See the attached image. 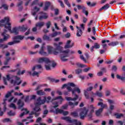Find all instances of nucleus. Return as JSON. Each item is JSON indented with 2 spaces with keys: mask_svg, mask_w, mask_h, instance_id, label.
Returning <instances> with one entry per match:
<instances>
[{
  "mask_svg": "<svg viewBox=\"0 0 125 125\" xmlns=\"http://www.w3.org/2000/svg\"><path fill=\"white\" fill-rule=\"evenodd\" d=\"M67 89L69 92L72 91V95H74L75 97L74 98L70 97H65V98L67 101H76L78 98H79V96L76 94L75 91L78 93H81V89L79 87H77V85H75L73 83H68V86H67Z\"/></svg>",
  "mask_w": 125,
  "mask_h": 125,
  "instance_id": "nucleus-1",
  "label": "nucleus"
},
{
  "mask_svg": "<svg viewBox=\"0 0 125 125\" xmlns=\"http://www.w3.org/2000/svg\"><path fill=\"white\" fill-rule=\"evenodd\" d=\"M9 17H6L4 19L0 21V27H4L5 29L8 30L11 33L15 34V35H18L19 30L20 28L19 27H15L11 30V23L9 22Z\"/></svg>",
  "mask_w": 125,
  "mask_h": 125,
  "instance_id": "nucleus-2",
  "label": "nucleus"
},
{
  "mask_svg": "<svg viewBox=\"0 0 125 125\" xmlns=\"http://www.w3.org/2000/svg\"><path fill=\"white\" fill-rule=\"evenodd\" d=\"M54 47L56 48V50H58V51H54V55H57L59 54V53H63V56H62L61 57L62 61L63 62H66V61H67L68 59H65V58L69 57V52H70V50L67 49L66 50L63 51V47L61 46L58 45L56 43H54Z\"/></svg>",
  "mask_w": 125,
  "mask_h": 125,
  "instance_id": "nucleus-3",
  "label": "nucleus"
},
{
  "mask_svg": "<svg viewBox=\"0 0 125 125\" xmlns=\"http://www.w3.org/2000/svg\"><path fill=\"white\" fill-rule=\"evenodd\" d=\"M45 99L44 98V100H42V97H39L37 100V103L35 104V107L33 108L34 111H31L30 113H29V116H32V115H35V117H39L40 115H41V111L42 109L40 107L42 104H44L45 103Z\"/></svg>",
  "mask_w": 125,
  "mask_h": 125,
  "instance_id": "nucleus-4",
  "label": "nucleus"
},
{
  "mask_svg": "<svg viewBox=\"0 0 125 125\" xmlns=\"http://www.w3.org/2000/svg\"><path fill=\"white\" fill-rule=\"evenodd\" d=\"M3 80L4 84L6 85H7V81H6L7 80L14 85H19L21 84V83H22V81L21 80L20 81V78L17 76H13L10 77V76H9L8 75H7V78L3 77Z\"/></svg>",
  "mask_w": 125,
  "mask_h": 125,
  "instance_id": "nucleus-5",
  "label": "nucleus"
},
{
  "mask_svg": "<svg viewBox=\"0 0 125 125\" xmlns=\"http://www.w3.org/2000/svg\"><path fill=\"white\" fill-rule=\"evenodd\" d=\"M38 63H42L44 62L45 63V67L46 70H50V63H51V61L49 60V59L46 57H42L40 58L38 60Z\"/></svg>",
  "mask_w": 125,
  "mask_h": 125,
  "instance_id": "nucleus-6",
  "label": "nucleus"
},
{
  "mask_svg": "<svg viewBox=\"0 0 125 125\" xmlns=\"http://www.w3.org/2000/svg\"><path fill=\"white\" fill-rule=\"evenodd\" d=\"M62 120H64V121H66V122H68L70 123V124H74L75 125H81L82 123L81 122L77 121V120L73 119L71 120L70 117L64 116L62 117Z\"/></svg>",
  "mask_w": 125,
  "mask_h": 125,
  "instance_id": "nucleus-7",
  "label": "nucleus"
},
{
  "mask_svg": "<svg viewBox=\"0 0 125 125\" xmlns=\"http://www.w3.org/2000/svg\"><path fill=\"white\" fill-rule=\"evenodd\" d=\"M24 38V36H22L21 35H18V36H15L14 38L13 42H8V45H13V44L19 43L20 42V41H22V40H23Z\"/></svg>",
  "mask_w": 125,
  "mask_h": 125,
  "instance_id": "nucleus-8",
  "label": "nucleus"
},
{
  "mask_svg": "<svg viewBox=\"0 0 125 125\" xmlns=\"http://www.w3.org/2000/svg\"><path fill=\"white\" fill-rule=\"evenodd\" d=\"M98 106H101V108L99 109L98 110L96 111V115L97 117H99L101 115V113L103 112V109L104 108H106L107 107V104H103V103L100 102L98 104Z\"/></svg>",
  "mask_w": 125,
  "mask_h": 125,
  "instance_id": "nucleus-9",
  "label": "nucleus"
},
{
  "mask_svg": "<svg viewBox=\"0 0 125 125\" xmlns=\"http://www.w3.org/2000/svg\"><path fill=\"white\" fill-rule=\"evenodd\" d=\"M88 111L89 109H86L85 107H83L81 109V112L80 113V119H81V120H83V119H84L85 116L87 115Z\"/></svg>",
  "mask_w": 125,
  "mask_h": 125,
  "instance_id": "nucleus-10",
  "label": "nucleus"
},
{
  "mask_svg": "<svg viewBox=\"0 0 125 125\" xmlns=\"http://www.w3.org/2000/svg\"><path fill=\"white\" fill-rule=\"evenodd\" d=\"M7 30L4 29V32L2 33V36L3 37V39H0V43H2L4 42H6L9 39V35L6 34Z\"/></svg>",
  "mask_w": 125,
  "mask_h": 125,
  "instance_id": "nucleus-11",
  "label": "nucleus"
},
{
  "mask_svg": "<svg viewBox=\"0 0 125 125\" xmlns=\"http://www.w3.org/2000/svg\"><path fill=\"white\" fill-rule=\"evenodd\" d=\"M92 89H93V87L91 86L83 90L84 95L85 96L86 99H89V93H88V91H91Z\"/></svg>",
  "mask_w": 125,
  "mask_h": 125,
  "instance_id": "nucleus-12",
  "label": "nucleus"
},
{
  "mask_svg": "<svg viewBox=\"0 0 125 125\" xmlns=\"http://www.w3.org/2000/svg\"><path fill=\"white\" fill-rule=\"evenodd\" d=\"M35 70L39 72V71H43V68H42V66L41 65L37 64L34 66L32 69V71H35Z\"/></svg>",
  "mask_w": 125,
  "mask_h": 125,
  "instance_id": "nucleus-13",
  "label": "nucleus"
},
{
  "mask_svg": "<svg viewBox=\"0 0 125 125\" xmlns=\"http://www.w3.org/2000/svg\"><path fill=\"white\" fill-rule=\"evenodd\" d=\"M89 110H90V112L88 114V117L91 119L92 118V113L94 112V109H95V107L93 106L92 104H91L89 107Z\"/></svg>",
  "mask_w": 125,
  "mask_h": 125,
  "instance_id": "nucleus-14",
  "label": "nucleus"
},
{
  "mask_svg": "<svg viewBox=\"0 0 125 125\" xmlns=\"http://www.w3.org/2000/svg\"><path fill=\"white\" fill-rule=\"evenodd\" d=\"M108 102L109 104V109L111 110V111H113L114 109H115V101H113L112 100H108Z\"/></svg>",
  "mask_w": 125,
  "mask_h": 125,
  "instance_id": "nucleus-15",
  "label": "nucleus"
},
{
  "mask_svg": "<svg viewBox=\"0 0 125 125\" xmlns=\"http://www.w3.org/2000/svg\"><path fill=\"white\" fill-rule=\"evenodd\" d=\"M71 42H72L71 40H68L67 41L66 44L64 46V48L65 49L71 48L74 46V43H72L71 44H70Z\"/></svg>",
  "mask_w": 125,
  "mask_h": 125,
  "instance_id": "nucleus-16",
  "label": "nucleus"
},
{
  "mask_svg": "<svg viewBox=\"0 0 125 125\" xmlns=\"http://www.w3.org/2000/svg\"><path fill=\"white\" fill-rule=\"evenodd\" d=\"M47 48L48 52V53H49V54H51L52 52L54 53V51H58V50H56V47H55V49L53 50V47L48 45L47 46Z\"/></svg>",
  "mask_w": 125,
  "mask_h": 125,
  "instance_id": "nucleus-17",
  "label": "nucleus"
},
{
  "mask_svg": "<svg viewBox=\"0 0 125 125\" xmlns=\"http://www.w3.org/2000/svg\"><path fill=\"white\" fill-rule=\"evenodd\" d=\"M40 14H42V16L39 17V20H42V19H47L48 18V15L46 13L43 12H40Z\"/></svg>",
  "mask_w": 125,
  "mask_h": 125,
  "instance_id": "nucleus-18",
  "label": "nucleus"
},
{
  "mask_svg": "<svg viewBox=\"0 0 125 125\" xmlns=\"http://www.w3.org/2000/svg\"><path fill=\"white\" fill-rule=\"evenodd\" d=\"M106 42H110V41L109 40H102V45L103 46V48H104V49H105V50H106V49H107V44L106 43Z\"/></svg>",
  "mask_w": 125,
  "mask_h": 125,
  "instance_id": "nucleus-19",
  "label": "nucleus"
},
{
  "mask_svg": "<svg viewBox=\"0 0 125 125\" xmlns=\"http://www.w3.org/2000/svg\"><path fill=\"white\" fill-rule=\"evenodd\" d=\"M76 28L77 29L76 36L77 37H82L83 35V31L81 29V28L79 27V26H76Z\"/></svg>",
  "mask_w": 125,
  "mask_h": 125,
  "instance_id": "nucleus-20",
  "label": "nucleus"
},
{
  "mask_svg": "<svg viewBox=\"0 0 125 125\" xmlns=\"http://www.w3.org/2000/svg\"><path fill=\"white\" fill-rule=\"evenodd\" d=\"M36 10V11H34ZM38 11H40V8H38L37 6H35L34 8V10L31 11V14L33 16H35L36 14L38 13Z\"/></svg>",
  "mask_w": 125,
  "mask_h": 125,
  "instance_id": "nucleus-21",
  "label": "nucleus"
},
{
  "mask_svg": "<svg viewBox=\"0 0 125 125\" xmlns=\"http://www.w3.org/2000/svg\"><path fill=\"white\" fill-rule=\"evenodd\" d=\"M19 29L21 32H25L27 30H28V26L22 25V26H19Z\"/></svg>",
  "mask_w": 125,
  "mask_h": 125,
  "instance_id": "nucleus-22",
  "label": "nucleus"
},
{
  "mask_svg": "<svg viewBox=\"0 0 125 125\" xmlns=\"http://www.w3.org/2000/svg\"><path fill=\"white\" fill-rule=\"evenodd\" d=\"M43 40H44L45 41H47L48 42H51V41H52L51 37L50 36L46 35V34L44 35L43 36Z\"/></svg>",
  "mask_w": 125,
  "mask_h": 125,
  "instance_id": "nucleus-23",
  "label": "nucleus"
},
{
  "mask_svg": "<svg viewBox=\"0 0 125 125\" xmlns=\"http://www.w3.org/2000/svg\"><path fill=\"white\" fill-rule=\"evenodd\" d=\"M44 46H42L41 47V49L40 51H39V54H41V55H46V52H44Z\"/></svg>",
  "mask_w": 125,
  "mask_h": 125,
  "instance_id": "nucleus-24",
  "label": "nucleus"
},
{
  "mask_svg": "<svg viewBox=\"0 0 125 125\" xmlns=\"http://www.w3.org/2000/svg\"><path fill=\"white\" fill-rule=\"evenodd\" d=\"M118 44H119V42L118 41H116L109 42L108 44V45H109V46H116V45H118Z\"/></svg>",
  "mask_w": 125,
  "mask_h": 125,
  "instance_id": "nucleus-25",
  "label": "nucleus"
},
{
  "mask_svg": "<svg viewBox=\"0 0 125 125\" xmlns=\"http://www.w3.org/2000/svg\"><path fill=\"white\" fill-rule=\"evenodd\" d=\"M44 25V22H39L36 23V27L38 28H42V27H43Z\"/></svg>",
  "mask_w": 125,
  "mask_h": 125,
  "instance_id": "nucleus-26",
  "label": "nucleus"
},
{
  "mask_svg": "<svg viewBox=\"0 0 125 125\" xmlns=\"http://www.w3.org/2000/svg\"><path fill=\"white\" fill-rule=\"evenodd\" d=\"M68 104L69 106H71V108H74L75 106H77L79 104V103L77 102L74 104L73 102H69Z\"/></svg>",
  "mask_w": 125,
  "mask_h": 125,
  "instance_id": "nucleus-27",
  "label": "nucleus"
},
{
  "mask_svg": "<svg viewBox=\"0 0 125 125\" xmlns=\"http://www.w3.org/2000/svg\"><path fill=\"white\" fill-rule=\"evenodd\" d=\"M18 105L19 106V108H22V107L24 106V102H22V101L20 99L18 102Z\"/></svg>",
  "mask_w": 125,
  "mask_h": 125,
  "instance_id": "nucleus-28",
  "label": "nucleus"
},
{
  "mask_svg": "<svg viewBox=\"0 0 125 125\" xmlns=\"http://www.w3.org/2000/svg\"><path fill=\"white\" fill-rule=\"evenodd\" d=\"M42 73V71H33V73L32 74V76L33 77H35V76H37V77H39V75L40 74Z\"/></svg>",
  "mask_w": 125,
  "mask_h": 125,
  "instance_id": "nucleus-29",
  "label": "nucleus"
},
{
  "mask_svg": "<svg viewBox=\"0 0 125 125\" xmlns=\"http://www.w3.org/2000/svg\"><path fill=\"white\" fill-rule=\"evenodd\" d=\"M91 94H93V95H97L99 97H102V93L97 91L96 93H94L93 92H91Z\"/></svg>",
  "mask_w": 125,
  "mask_h": 125,
  "instance_id": "nucleus-30",
  "label": "nucleus"
},
{
  "mask_svg": "<svg viewBox=\"0 0 125 125\" xmlns=\"http://www.w3.org/2000/svg\"><path fill=\"white\" fill-rule=\"evenodd\" d=\"M23 110H25V112L21 113V115H20V118H22V117H23L24 116V115L29 114V111L27 110L26 108H24L23 109H22V111H23Z\"/></svg>",
  "mask_w": 125,
  "mask_h": 125,
  "instance_id": "nucleus-31",
  "label": "nucleus"
},
{
  "mask_svg": "<svg viewBox=\"0 0 125 125\" xmlns=\"http://www.w3.org/2000/svg\"><path fill=\"white\" fill-rule=\"evenodd\" d=\"M77 7L78 10H81V9H82V11L84 9H85V7L83 5H81L78 4L77 5Z\"/></svg>",
  "mask_w": 125,
  "mask_h": 125,
  "instance_id": "nucleus-32",
  "label": "nucleus"
},
{
  "mask_svg": "<svg viewBox=\"0 0 125 125\" xmlns=\"http://www.w3.org/2000/svg\"><path fill=\"white\" fill-rule=\"evenodd\" d=\"M54 113H55V114H62V113L63 112V110L61 109H59V108H57L56 109L55 111H53Z\"/></svg>",
  "mask_w": 125,
  "mask_h": 125,
  "instance_id": "nucleus-33",
  "label": "nucleus"
},
{
  "mask_svg": "<svg viewBox=\"0 0 125 125\" xmlns=\"http://www.w3.org/2000/svg\"><path fill=\"white\" fill-rule=\"evenodd\" d=\"M48 80L49 81H51V82H52V83H59L60 80H56L55 78H52L50 77H48Z\"/></svg>",
  "mask_w": 125,
  "mask_h": 125,
  "instance_id": "nucleus-34",
  "label": "nucleus"
},
{
  "mask_svg": "<svg viewBox=\"0 0 125 125\" xmlns=\"http://www.w3.org/2000/svg\"><path fill=\"white\" fill-rule=\"evenodd\" d=\"M70 115L74 117V118H77V117H79V113H78V112L77 111H74L73 112H71L70 113Z\"/></svg>",
  "mask_w": 125,
  "mask_h": 125,
  "instance_id": "nucleus-35",
  "label": "nucleus"
},
{
  "mask_svg": "<svg viewBox=\"0 0 125 125\" xmlns=\"http://www.w3.org/2000/svg\"><path fill=\"white\" fill-rule=\"evenodd\" d=\"M37 94H38V95L42 96L44 95V94H45V93L43 92L42 90H40L37 91Z\"/></svg>",
  "mask_w": 125,
  "mask_h": 125,
  "instance_id": "nucleus-36",
  "label": "nucleus"
},
{
  "mask_svg": "<svg viewBox=\"0 0 125 125\" xmlns=\"http://www.w3.org/2000/svg\"><path fill=\"white\" fill-rule=\"evenodd\" d=\"M44 98H46L45 102H46L47 103H49V102H50V101L51 100V97L50 96L48 97L47 99L46 97H44L43 99L41 100H44Z\"/></svg>",
  "mask_w": 125,
  "mask_h": 125,
  "instance_id": "nucleus-37",
  "label": "nucleus"
},
{
  "mask_svg": "<svg viewBox=\"0 0 125 125\" xmlns=\"http://www.w3.org/2000/svg\"><path fill=\"white\" fill-rule=\"evenodd\" d=\"M114 115L116 117V119H120L122 117H124V114L122 113H115Z\"/></svg>",
  "mask_w": 125,
  "mask_h": 125,
  "instance_id": "nucleus-38",
  "label": "nucleus"
},
{
  "mask_svg": "<svg viewBox=\"0 0 125 125\" xmlns=\"http://www.w3.org/2000/svg\"><path fill=\"white\" fill-rule=\"evenodd\" d=\"M57 99H60V102H63V98H62V97L61 96H59L58 97L55 98V99H53L52 100V101H53L54 100H57Z\"/></svg>",
  "mask_w": 125,
  "mask_h": 125,
  "instance_id": "nucleus-39",
  "label": "nucleus"
},
{
  "mask_svg": "<svg viewBox=\"0 0 125 125\" xmlns=\"http://www.w3.org/2000/svg\"><path fill=\"white\" fill-rule=\"evenodd\" d=\"M116 77L118 80H121V81H123V82H125V77H122L119 75H117Z\"/></svg>",
  "mask_w": 125,
  "mask_h": 125,
  "instance_id": "nucleus-40",
  "label": "nucleus"
},
{
  "mask_svg": "<svg viewBox=\"0 0 125 125\" xmlns=\"http://www.w3.org/2000/svg\"><path fill=\"white\" fill-rule=\"evenodd\" d=\"M58 103H59V102L57 101L53 102L52 104H53V105H54L53 106V108H57V107H58V106H59L58 105Z\"/></svg>",
  "mask_w": 125,
  "mask_h": 125,
  "instance_id": "nucleus-41",
  "label": "nucleus"
},
{
  "mask_svg": "<svg viewBox=\"0 0 125 125\" xmlns=\"http://www.w3.org/2000/svg\"><path fill=\"white\" fill-rule=\"evenodd\" d=\"M57 35H58V33H57V32H55L53 34H50L49 37L51 38H55Z\"/></svg>",
  "mask_w": 125,
  "mask_h": 125,
  "instance_id": "nucleus-42",
  "label": "nucleus"
},
{
  "mask_svg": "<svg viewBox=\"0 0 125 125\" xmlns=\"http://www.w3.org/2000/svg\"><path fill=\"white\" fill-rule=\"evenodd\" d=\"M64 2L68 7H71V4L69 2V0H64Z\"/></svg>",
  "mask_w": 125,
  "mask_h": 125,
  "instance_id": "nucleus-43",
  "label": "nucleus"
},
{
  "mask_svg": "<svg viewBox=\"0 0 125 125\" xmlns=\"http://www.w3.org/2000/svg\"><path fill=\"white\" fill-rule=\"evenodd\" d=\"M9 107L10 108H13L14 110H16V105H15V104L13 103H11V104H10Z\"/></svg>",
  "mask_w": 125,
  "mask_h": 125,
  "instance_id": "nucleus-44",
  "label": "nucleus"
},
{
  "mask_svg": "<svg viewBox=\"0 0 125 125\" xmlns=\"http://www.w3.org/2000/svg\"><path fill=\"white\" fill-rule=\"evenodd\" d=\"M82 72H83V70L81 69H77L75 70L76 74H77V75L81 74Z\"/></svg>",
  "mask_w": 125,
  "mask_h": 125,
  "instance_id": "nucleus-45",
  "label": "nucleus"
},
{
  "mask_svg": "<svg viewBox=\"0 0 125 125\" xmlns=\"http://www.w3.org/2000/svg\"><path fill=\"white\" fill-rule=\"evenodd\" d=\"M103 7H104V10H107V9H108V8L110 7V4H106L105 5L103 6Z\"/></svg>",
  "mask_w": 125,
  "mask_h": 125,
  "instance_id": "nucleus-46",
  "label": "nucleus"
},
{
  "mask_svg": "<svg viewBox=\"0 0 125 125\" xmlns=\"http://www.w3.org/2000/svg\"><path fill=\"white\" fill-rule=\"evenodd\" d=\"M93 46H94V48H96V49L100 48V45H99V44L98 43H95L94 45Z\"/></svg>",
  "mask_w": 125,
  "mask_h": 125,
  "instance_id": "nucleus-47",
  "label": "nucleus"
},
{
  "mask_svg": "<svg viewBox=\"0 0 125 125\" xmlns=\"http://www.w3.org/2000/svg\"><path fill=\"white\" fill-rule=\"evenodd\" d=\"M51 25V22H50V21H48L46 23V26L47 27V29H49V28H50V25Z\"/></svg>",
  "mask_w": 125,
  "mask_h": 125,
  "instance_id": "nucleus-48",
  "label": "nucleus"
},
{
  "mask_svg": "<svg viewBox=\"0 0 125 125\" xmlns=\"http://www.w3.org/2000/svg\"><path fill=\"white\" fill-rule=\"evenodd\" d=\"M9 122H11V120L9 118H6L2 120L3 123H8Z\"/></svg>",
  "mask_w": 125,
  "mask_h": 125,
  "instance_id": "nucleus-49",
  "label": "nucleus"
},
{
  "mask_svg": "<svg viewBox=\"0 0 125 125\" xmlns=\"http://www.w3.org/2000/svg\"><path fill=\"white\" fill-rule=\"evenodd\" d=\"M58 2H59V3H60L61 6L62 7H63V8L65 7V5H64L63 1H62V0H58Z\"/></svg>",
  "mask_w": 125,
  "mask_h": 125,
  "instance_id": "nucleus-50",
  "label": "nucleus"
},
{
  "mask_svg": "<svg viewBox=\"0 0 125 125\" xmlns=\"http://www.w3.org/2000/svg\"><path fill=\"white\" fill-rule=\"evenodd\" d=\"M26 71L25 70H22L21 72L20 71V70H19V71L17 73V75H23Z\"/></svg>",
  "mask_w": 125,
  "mask_h": 125,
  "instance_id": "nucleus-51",
  "label": "nucleus"
},
{
  "mask_svg": "<svg viewBox=\"0 0 125 125\" xmlns=\"http://www.w3.org/2000/svg\"><path fill=\"white\" fill-rule=\"evenodd\" d=\"M8 115L9 116H15V112H12V111H10L9 112H8Z\"/></svg>",
  "mask_w": 125,
  "mask_h": 125,
  "instance_id": "nucleus-52",
  "label": "nucleus"
},
{
  "mask_svg": "<svg viewBox=\"0 0 125 125\" xmlns=\"http://www.w3.org/2000/svg\"><path fill=\"white\" fill-rule=\"evenodd\" d=\"M2 7L4 8V9H5L6 10H7L8 9V6L6 4H2Z\"/></svg>",
  "mask_w": 125,
  "mask_h": 125,
  "instance_id": "nucleus-53",
  "label": "nucleus"
},
{
  "mask_svg": "<svg viewBox=\"0 0 125 125\" xmlns=\"http://www.w3.org/2000/svg\"><path fill=\"white\" fill-rule=\"evenodd\" d=\"M82 12H83L84 13V14L86 15V16H88V12H87V11L85 10V9L83 10L82 11Z\"/></svg>",
  "mask_w": 125,
  "mask_h": 125,
  "instance_id": "nucleus-54",
  "label": "nucleus"
},
{
  "mask_svg": "<svg viewBox=\"0 0 125 125\" xmlns=\"http://www.w3.org/2000/svg\"><path fill=\"white\" fill-rule=\"evenodd\" d=\"M14 95L16 96H21V95H23V93H18V92H15L14 93Z\"/></svg>",
  "mask_w": 125,
  "mask_h": 125,
  "instance_id": "nucleus-55",
  "label": "nucleus"
},
{
  "mask_svg": "<svg viewBox=\"0 0 125 125\" xmlns=\"http://www.w3.org/2000/svg\"><path fill=\"white\" fill-rule=\"evenodd\" d=\"M10 96H11V93H10L9 91H8L7 94L5 95V98H8Z\"/></svg>",
  "mask_w": 125,
  "mask_h": 125,
  "instance_id": "nucleus-56",
  "label": "nucleus"
},
{
  "mask_svg": "<svg viewBox=\"0 0 125 125\" xmlns=\"http://www.w3.org/2000/svg\"><path fill=\"white\" fill-rule=\"evenodd\" d=\"M55 11V15H58L59 14V10L58 9H55L54 10Z\"/></svg>",
  "mask_w": 125,
  "mask_h": 125,
  "instance_id": "nucleus-57",
  "label": "nucleus"
},
{
  "mask_svg": "<svg viewBox=\"0 0 125 125\" xmlns=\"http://www.w3.org/2000/svg\"><path fill=\"white\" fill-rule=\"evenodd\" d=\"M10 60V58H9L6 60V61L4 62V65H7L8 64V61Z\"/></svg>",
  "mask_w": 125,
  "mask_h": 125,
  "instance_id": "nucleus-58",
  "label": "nucleus"
},
{
  "mask_svg": "<svg viewBox=\"0 0 125 125\" xmlns=\"http://www.w3.org/2000/svg\"><path fill=\"white\" fill-rule=\"evenodd\" d=\"M50 1H47L45 3V6H47V7H49L50 6Z\"/></svg>",
  "mask_w": 125,
  "mask_h": 125,
  "instance_id": "nucleus-59",
  "label": "nucleus"
},
{
  "mask_svg": "<svg viewBox=\"0 0 125 125\" xmlns=\"http://www.w3.org/2000/svg\"><path fill=\"white\" fill-rule=\"evenodd\" d=\"M62 115H63V116H67L68 115L69 112L68 111H64L63 110H62Z\"/></svg>",
  "mask_w": 125,
  "mask_h": 125,
  "instance_id": "nucleus-60",
  "label": "nucleus"
},
{
  "mask_svg": "<svg viewBox=\"0 0 125 125\" xmlns=\"http://www.w3.org/2000/svg\"><path fill=\"white\" fill-rule=\"evenodd\" d=\"M65 38H66V39H69V38L71 37V34L68 32L67 34H65Z\"/></svg>",
  "mask_w": 125,
  "mask_h": 125,
  "instance_id": "nucleus-61",
  "label": "nucleus"
},
{
  "mask_svg": "<svg viewBox=\"0 0 125 125\" xmlns=\"http://www.w3.org/2000/svg\"><path fill=\"white\" fill-rule=\"evenodd\" d=\"M80 59L81 60H83V61H84V62H86V60H85V59L84 58L83 55L80 56Z\"/></svg>",
  "mask_w": 125,
  "mask_h": 125,
  "instance_id": "nucleus-62",
  "label": "nucleus"
},
{
  "mask_svg": "<svg viewBox=\"0 0 125 125\" xmlns=\"http://www.w3.org/2000/svg\"><path fill=\"white\" fill-rule=\"evenodd\" d=\"M117 124L119 125H124V122L121 120H119L117 122Z\"/></svg>",
  "mask_w": 125,
  "mask_h": 125,
  "instance_id": "nucleus-63",
  "label": "nucleus"
},
{
  "mask_svg": "<svg viewBox=\"0 0 125 125\" xmlns=\"http://www.w3.org/2000/svg\"><path fill=\"white\" fill-rule=\"evenodd\" d=\"M108 125H114V121H113V120H110L108 122Z\"/></svg>",
  "mask_w": 125,
  "mask_h": 125,
  "instance_id": "nucleus-64",
  "label": "nucleus"
}]
</instances>
